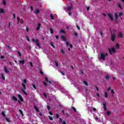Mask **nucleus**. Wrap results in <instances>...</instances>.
Returning a JSON list of instances; mask_svg holds the SVG:
<instances>
[{
	"mask_svg": "<svg viewBox=\"0 0 124 124\" xmlns=\"http://www.w3.org/2000/svg\"><path fill=\"white\" fill-rule=\"evenodd\" d=\"M106 57H107V53L102 52L99 55V59L100 61H105Z\"/></svg>",
	"mask_w": 124,
	"mask_h": 124,
	"instance_id": "obj_1",
	"label": "nucleus"
},
{
	"mask_svg": "<svg viewBox=\"0 0 124 124\" xmlns=\"http://www.w3.org/2000/svg\"><path fill=\"white\" fill-rule=\"evenodd\" d=\"M109 53L110 54V55H112V54H113V53H116V49H115V48L114 47H112L111 48H109L108 49Z\"/></svg>",
	"mask_w": 124,
	"mask_h": 124,
	"instance_id": "obj_2",
	"label": "nucleus"
},
{
	"mask_svg": "<svg viewBox=\"0 0 124 124\" xmlns=\"http://www.w3.org/2000/svg\"><path fill=\"white\" fill-rule=\"evenodd\" d=\"M25 84H27V79H23V83H22V87L24 90H26V85Z\"/></svg>",
	"mask_w": 124,
	"mask_h": 124,
	"instance_id": "obj_3",
	"label": "nucleus"
},
{
	"mask_svg": "<svg viewBox=\"0 0 124 124\" xmlns=\"http://www.w3.org/2000/svg\"><path fill=\"white\" fill-rule=\"evenodd\" d=\"M108 16L111 21H113V20H114V18H113V15H112V14H108Z\"/></svg>",
	"mask_w": 124,
	"mask_h": 124,
	"instance_id": "obj_4",
	"label": "nucleus"
},
{
	"mask_svg": "<svg viewBox=\"0 0 124 124\" xmlns=\"http://www.w3.org/2000/svg\"><path fill=\"white\" fill-rule=\"evenodd\" d=\"M17 96L18 98L20 99V101H21V102H23V101H24V100L23 99V97H22V95L21 94H18L17 95Z\"/></svg>",
	"mask_w": 124,
	"mask_h": 124,
	"instance_id": "obj_5",
	"label": "nucleus"
},
{
	"mask_svg": "<svg viewBox=\"0 0 124 124\" xmlns=\"http://www.w3.org/2000/svg\"><path fill=\"white\" fill-rule=\"evenodd\" d=\"M110 31L112 35L111 40L112 41H114V40H115V34H113V32H112V31Z\"/></svg>",
	"mask_w": 124,
	"mask_h": 124,
	"instance_id": "obj_6",
	"label": "nucleus"
},
{
	"mask_svg": "<svg viewBox=\"0 0 124 124\" xmlns=\"http://www.w3.org/2000/svg\"><path fill=\"white\" fill-rule=\"evenodd\" d=\"M72 9V7H68L67 8L68 11H69V16H70V15H71V13L70 12V10H71Z\"/></svg>",
	"mask_w": 124,
	"mask_h": 124,
	"instance_id": "obj_7",
	"label": "nucleus"
},
{
	"mask_svg": "<svg viewBox=\"0 0 124 124\" xmlns=\"http://www.w3.org/2000/svg\"><path fill=\"white\" fill-rule=\"evenodd\" d=\"M40 27H41V24L40 23H38V26H37V28H36V30L39 31V30H40Z\"/></svg>",
	"mask_w": 124,
	"mask_h": 124,
	"instance_id": "obj_8",
	"label": "nucleus"
},
{
	"mask_svg": "<svg viewBox=\"0 0 124 124\" xmlns=\"http://www.w3.org/2000/svg\"><path fill=\"white\" fill-rule=\"evenodd\" d=\"M12 100H14L15 101H17L18 100V99H17V97L15 96H12Z\"/></svg>",
	"mask_w": 124,
	"mask_h": 124,
	"instance_id": "obj_9",
	"label": "nucleus"
},
{
	"mask_svg": "<svg viewBox=\"0 0 124 124\" xmlns=\"http://www.w3.org/2000/svg\"><path fill=\"white\" fill-rule=\"evenodd\" d=\"M106 103H104L103 104V105L104 106V109L105 111H106V110H107V108H106Z\"/></svg>",
	"mask_w": 124,
	"mask_h": 124,
	"instance_id": "obj_10",
	"label": "nucleus"
},
{
	"mask_svg": "<svg viewBox=\"0 0 124 124\" xmlns=\"http://www.w3.org/2000/svg\"><path fill=\"white\" fill-rule=\"evenodd\" d=\"M66 46H67V47H68V46H70V47L71 48H72V47H73L72 45H70V44H69V43L68 42H66Z\"/></svg>",
	"mask_w": 124,
	"mask_h": 124,
	"instance_id": "obj_11",
	"label": "nucleus"
},
{
	"mask_svg": "<svg viewBox=\"0 0 124 124\" xmlns=\"http://www.w3.org/2000/svg\"><path fill=\"white\" fill-rule=\"evenodd\" d=\"M17 20L18 22L17 24H19V22H20L21 24H23V21H22V19H20L19 17H17Z\"/></svg>",
	"mask_w": 124,
	"mask_h": 124,
	"instance_id": "obj_12",
	"label": "nucleus"
},
{
	"mask_svg": "<svg viewBox=\"0 0 124 124\" xmlns=\"http://www.w3.org/2000/svg\"><path fill=\"white\" fill-rule=\"evenodd\" d=\"M32 41L33 42L36 43V44L38 43V39L35 40L34 39H32Z\"/></svg>",
	"mask_w": 124,
	"mask_h": 124,
	"instance_id": "obj_13",
	"label": "nucleus"
},
{
	"mask_svg": "<svg viewBox=\"0 0 124 124\" xmlns=\"http://www.w3.org/2000/svg\"><path fill=\"white\" fill-rule=\"evenodd\" d=\"M104 96H105V98H108V93L107 92H105Z\"/></svg>",
	"mask_w": 124,
	"mask_h": 124,
	"instance_id": "obj_14",
	"label": "nucleus"
},
{
	"mask_svg": "<svg viewBox=\"0 0 124 124\" xmlns=\"http://www.w3.org/2000/svg\"><path fill=\"white\" fill-rule=\"evenodd\" d=\"M123 35L122 32H119L118 33V37H123Z\"/></svg>",
	"mask_w": 124,
	"mask_h": 124,
	"instance_id": "obj_15",
	"label": "nucleus"
},
{
	"mask_svg": "<svg viewBox=\"0 0 124 124\" xmlns=\"http://www.w3.org/2000/svg\"><path fill=\"white\" fill-rule=\"evenodd\" d=\"M4 71L5 73H8V69H7V68H6V67H4Z\"/></svg>",
	"mask_w": 124,
	"mask_h": 124,
	"instance_id": "obj_16",
	"label": "nucleus"
},
{
	"mask_svg": "<svg viewBox=\"0 0 124 124\" xmlns=\"http://www.w3.org/2000/svg\"><path fill=\"white\" fill-rule=\"evenodd\" d=\"M3 5H6V1L5 0H2Z\"/></svg>",
	"mask_w": 124,
	"mask_h": 124,
	"instance_id": "obj_17",
	"label": "nucleus"
},
{
	"mask_svg": "<svg viewBox=\"0 0 124 124\" xmlns=\"http://www.w3.org/2000/svg\"><path fill=\"white\" fill-rule=\"evenodd\" d=\"M61 38H62V39L63 40V41H65L66 38H65V37H64V36H62Z\"/></svg>",
	"mask_w": 124,
	"mask_h": 124,
	"instance_id": "obj_18",
	"label": "nucleus"
},
{
	"mask_svg": "<svg viewBox=\"0 0 124 124\" xmlns=\"http://www.w3.org/2000/svg\"><path fill=\"white\" fill-rule=\"evenodd\" d=\"M19 63H22V64H24V63H25V60L19 61Z\"/></svg>",
	"mask_w": 124,
	"mask_h": 124,
	"instance_id": "obj_19",
	"label": "nucleus"
},
{
	"mask_svg": "<svg viewBox=\"0 0 124 124\" xmlns=\"http://www.w3.org/2000/svg\"><path fill=\"white\" fill-rule=\"evenodd\" d=\"M114 16L116 19H118V18H119L118 14H117V13H114Z\"/></svg>",
	"mask_w": 124,
	"mask_h": 124,
	"instance_id": "obj_20",
	"label": "nucleus"
},
{
	"mask_svg": "<svg viewBox=\"0 0 124 124\" xmlns=\"http://www.w3.org/2000/svg\"><path fill=\"white\" fill-rule=\"evenodd\" d=\"M116 49H120V45H119V44H116Z\"/></svg>",
	"mask_w": 124,
	"mask_h": 124,
	"instance_id": "obj_21",
	"label": "nucleus"
},
{
	"mask_svg": "<svg viewBox=\"0 0 124 124\" xmlns=\"http://www.w3.org/2000/svg\"><path fill=\"white\" fill-rule=\"evenodd\" d=\"M118 7H120V8L121 9V10H123V8H122V5H121L120 3L118 4Z\"/></svg>",
	"mask_w": 124,
	"mask_h": 124,
	"instance_id": "obj_22",
	"label": "nucleus"
},
{
	"mask_svg": "<svg viewBox=\"0 0 124 124\" xmlns=\"http://www.w3.org/2000/svg\"><path fill=\"white\" fill-rule=\"evenodd\" d=\"M0 13H4V10H3V9H0Z\"/></svg>",
	"mask_w": 124,
	"mask_h": 124,
	"instance_id": "obj_23",
	"label": "nucleus"
},
{
	"mask_svg": "<svg viewBox=\"0 0 124 124\" xmlns=\"http://www.w3.org/2000/svg\"><path fill=\"white\" fill-rule=\"evenodd\" d=\"M34 13H36V14H37V13H39V10L36 9L35 12H34Z\"/></svg>",
	"mask_w": 124,
	"mask_h": 124,
	"instance_id": "obj_24",
	"label": "nucleus"
},
{
	"mask_svg": "<svg viewBox=\"0 0 124 124\" xmlns=\"http://www.w3.org/2000/svg\"><path fill=\"white\" fill-rule=\"evenodd\" d=\"M45 80L46 81V82H48V83H49V84H52V82L50 81H48V78H46Z\"/></svg>",
	"mask_w": 124,
	"mask_h": 124,
	"instance_id": "obj_25",
	"label": "nucleus"
},
{
	"mask_svg": "<svg viewBox=\"0 0 124 124\" xmlns=\"http://www.w3.org/2000/svg\"><path fill=\"white\" fill-rule=\"evenodd\" d=\"M1 115L2 116H3V117H4L5 118L6 117V116L5 115V113H4V112H2L1 113Z\"/></svg>",
	"mask_w": 124,
	"mask_h": 124,
	"instance_id": "obj_26",
	"label": "nucleus"
},
{
	"mask_svg": "<svg viewBox=\"0 0 124 124\" xmlns=\"http://www.w3.org/2000/svg\"><path fill=\"white\" fill-rule=\"evenodd\" d=\"M60 32H62V33H66V32H65V31H64V30H63L60 31Z\"/></svg>",
	"mask_w": 124,
	"mask_h": 124,
	"instance_id": "obj_27",
	"label": "nucleus"
},
{
	"mask_svg": "<svg viewBox=\"0 0 124 124\" xmlns=\"http://www.w3.org/2000/svg\"><path fill=\"white\" fill-rule=\"evenodd\" d=\"M19 112L20 113V114H21V115L23 116H24V114L23 113V111H22V110L21 109H19Z\"/></svg>",
	"mask_w": 124,
	"mask_h": 124,
	"instance_id": "obj_28",
	"label": "nucleus"
},
{
	"mask_svg": "<svg viewBox=\"0 0 124 124\" xmlns=\"http://www.w3.org/2000/svg\"><path fill=\"white\" fill-rule=\"evenodd\" d=\"M5 119H6V121L7 122H8V123H10V120H9V119H8L7 117H5Z\"/></svg>",
	"mask_w": 124,
	"mask_h": 124,
	"instance_id": "obj_29",
	"label": "nucleus"
},
{
	"mask_svg": "<svg viewBox=\"0 0 124 124\" xmlns=\"http://www.w3.org/2000/svg\"><path fill=\"white\" fill-rule=\"evenodd\" d=\"M50 18H51V19H52V20H54V16L53 15H51Z\"/></svg>",
	"mask_w": 124,
	"mask_h": 124,
	"instance_id": "obj_30",
	"label": "nucleus"
},
{
	"mask_svg": "<svg viewBox=\"0 0 124 124\" xmlns=\"http://www.w3.org/2000/svg\"><path fill=\"white\" fill-rule=\"evenodd\" d=\"M34 108L36 110V111H37V112H38L39 110H38V108H37V107H36V106H34Z\"/></svg>",
	"mask_w": 124,
	"mask_h": 124,
	"instance_id": "obj_31",
	"label": "nucleus"
},
{
	"mask_svg": "<svg viewBox=\"0 0 124 124\" xmlns=\"http://www.w3.org/2000/svg\"><path fill=\"white\" fill-rule=\"evenodd\" d=\"M123 15H124L123 13H119V17H122V16H123Z\"/></svg>",
	"mask_w": 124,
	"mask_h": 124,
	"instance_id": "obj_32",
	"label": "nucleus"
},
{
	"mask_svg": "<svg viewBox=\"0 0 124 124\" xmlns=\"http://www.w3.org/2000/svg\"><path fill=\"white\" fill-rule=\"evenodd\" d=\"M36 45L38 46V47H39V48H40V44H39V43H37Z\"/></svg>",
	"mask_w": 124,
	"mask_h": 124,
	"instance_id": "obj_33",
	"label": "nucleus"
},
{
	"mask_svg": "<svg viewBox=\"0 0 124 124\" xmlns=\"http://www.w3.org/2000/svg\"><path fill=\"white\" fill-rule=\"evenodd\" d=\"M109 77L108 75H107L106 76V79H107V80H108V79H109Z\"/></svg>",
	"mask_w": 124,
	"mask_h": 124,
	"instance_id": "obj_34",
	"label": "nucleus"
},
{
	"mask_svg": "<svg viewBox=\"0 0 124 124\" xmlns=\"http://www.w3.org/2000/svg\"><path fill=\"white\" fill-rule=\"evenodd\" d=\"M1 76L3 80H5V78H4V76H3V74H2Z\"/></svg>",
	"mask_w": 124,
	"mask_h": 124,
	"instance_id": "obj_35",
	"label": "nucleus"
},
{
	"mask_svg": "<svg viewBox=\"0 0 124 124\" xmlns=\"http://www.w3.org/2000/svg\"><path fill=\"white\" fill-rule=\"evenodd\" d=\"M72 109H73V111H74V112H76V108H75L74 107H72Z\"/></svg>",
	"mask_w": 124,
	"mask_h": 124,
	"instance_id": "obj_36",
	"label": "nucleus"
},
{
	"mask_svg": "<svg viewBox=\"0 0 124 124\" xmlns=\"http://www.w3.org/2000/svg\"><path fill=\"white\" fill-rule=\"evenodd\" d=\"M106 113H107V114L108 115H110V114H111V112H110V111H107Z\"/></svg>",
	"mask_w": 124,
	"mask_h": 124,
	"instance_id": "obj_37",
	"label": "nucleus"
},
{
	"mask_svg": "<svg viewBox=\"0 0 124 124\" xmlns=\"http://www.w3.org/2000/svg\"><path fill=\"white\" fill-rule=\"evenodd\" d=\"M83 83L85 85H86V86H88V83H87V82H86L85 81H84Z\"/></svg>",
	"mask_w": 124,
	"mask_h": 124,
	"instance_id": "obj_38",
	"label": "nucleus"
},
{
	"mask_svg": "<svg viewBox=\"0 0 124 124\" xmlns=\"http://www.w3.org/2000/svg\"><path fill=\"white\" fill-rule=\"evenodd\" d=\"M23 93H24V94H26V95H28V94L25 92V91L22 90Z\"/></svg>",
	"mask_w": 124,
	"mask_h": 124,
	"instance_id": "obj_39",
	"label": "nucleus"
},
{
	"mask_svg": "<svg viewBox=\"0 0 124 124\" xmlns=\"http://www.w3.org/2000/svg\"><path fill=\"white\" fill-rule=\"evenodd\" d=\"M49 120H50V121H53V118H52V117L49 116Z\"/></svg>",
	"mask_w": 124,
	"mask_h": 124,
	"instance_id": "obj_40",
	"label": "nucleus"
},
{
	"mask_svg": "<svg viewBox=\"0 0 124 124\" xmlns=\"http://www.w3.org/2000/svg\"><path fill=\"white\" fill-rule=\"evenodd\" d=\"M50 33L53 34V30L52 29H50Z\"/></svg>",
	"mask_w": 124,
	"mask_h": 124,
	"instance_id": "obj_41",
	"label": "nucleus"
},
{
	"mask_svg": "<svg viewBox=\"0 0 124 124\" xmlns=\"http://www.w3.org/2000/svg\"><path fill=\"white\" fill-rule=\"evenodd\" d=\"M55 65H56V67H58V62H55Z\"/></svg>",
	"mask_w": 124,
	"mask_h": 124,
	"instance_id": "obj_42",
	"label": "nucleus"
},
{
	"mask_svg": "<svg viewBox=\"0 0 124 124\" xmlns=\"http://www.w3.org/2000/svg\"><path fill=\"white\" fill-rule=\"evenodd\" d=\"M111 93H112L113 94H114V93H115V92L113 91V90H111Z\"/></svg>",
	"mask_w": 124,
	"mask_h": 124,
	"instance_id": "obj_43",
	"label": "nucleus"
},
{
	"mask_svg": "<svg viewBox=\"0 0 124 124\" xmlns=\"http://www.w3.org/2000/svg\"><path fill=\"white\" fill-rule=\"evenodd\" d=\"M108 92H110V91H111V88L109 87L108 88Z\"/></svg>",
	"mask_w": 124,
	"mask_h": 124,
	"instance_id": "obj_44",
	"label": "nucleus"
},
{
	"mask_svg": "<svg viewBox=\"0 0 124 124\" xmlns=\"http://www.w3.org/2000/svg\"><path fill=\"white\" fill-rule=\"evenodd\" d=\"M33 88H34V89H36V87H35V85L34 84H33Z\"/></svg>",
	"mask_w": 124,
	"mask_h": 124,
	"instance_id": "obj_45",
	"label": "nucleus"
},
{
	"mask_svg": "<svg viewBox=\"0 0 124 124\" xmlns=\"http://www.w3.org/2000/svg\"><path fill=\"white\" fill-rule=\"evenodd\" d=\"M93 111H94V112H95V111H96V108H93Z\"/></svg>",
	"mask_w": 124,
	"mask_h": 124,
	"instance_id": "obj_46",
	"label": "nucleus"
},
{
	"mask_svg": "<svg viewBox=\"0 0 124 124\" xmlns=\"http://www.w3.org/2000/svg\"><path fill=\"white\" fill-rule=\"evenodd\" d=\"M17 53H18L19 56H21V53L20 52V51H18Z\"/></svg>",
	"mask_w": 124,
	"mask_h": 124,
	"instance_id": "obj_47",
	"label": "nucleus"
},
{
	"mask_svg": "<svg viewBox=\"0 0 124 124\" xmlns=\"http://www.w3.org/2000/svg\"><path fill=\"white\" fill-rule=\"evenodd\" d=\"M13 17H14V19H15L16 18V16H15V14H13Z\"/></svg>",
	"mask_w": 124,
	"mask_h": 124,
	"instance_id": "obj_48",
	"label": "nucleus"
},
{
	"mask_svg": "<svg viewBox=\"0 0 124 124\" xmlns=\"http://www.w3.org/2000/svg\"><path fill=\"white\" fill-rule=\"evenodd\" d=\"M61 52L62 54H64V52L63 51V50L61 49Z\"/></svg>",
	"mask_w": 124,
	"mask_h": 124,
	"instance_id": "obj_49",
	"label": "nucleus"
},
{
	"mask_svg": "<svg viewBox=\"0 0 124 124\" xmlns=\"http://www.w3.org/2000/svg\"><path fill=\"white\" fill-rule=\"evenodd\" d=\"M96 95H97V96H98V97H100V95H99V94L98 93H97L96 94Z\"/></svg>",
	"mask_w": 124,
	"mask_h": 124,
	"instance_id": "obj_50",
	"label": "nucleus"
},
{
	"mask_svg": "<svg viewBox=\"0 0 124 124\" xmlns=\"http://www.w3.org/2000/svg\"><path fill=\"white\" fill-rule=\"evenodd\" d=\"M47 109H48V110H50V106H47Z\"/></svg>",
	"mask_w": 124,
	"mask_h": 124,
	"instance_id": "obj_51",
	"label": "nucleus"
},
{
	"mask_svg": "<svg viewBox=\"0 0 124 124\" xmlns=\"http://www.w3.org/2000/svg\"><path fill=\"white\" fill-rule=\"evenodd\" d=\"M29 28H26V31L29 32Z\"/></svg>",
	"mask_w": 124,
	"mask_h": 124,
	"instance_id": "obj_52",
	"label": "nucleus"
},
{
	"mask_svg": "<svg viewBox=\"0 0 124 124\" xmlns=\"http://www.w3.org/2000/svg\"><path fill=\"white\" fill-rule=\"evenodd\" d=\"M86 8L88 11L90 10V7H87Z\"/></svg>",
	"mask_w": 124,
	"mask_h": 124,
	"instance_id": "obj_53",
	"label": "nucleus"
},
{
	"mask_svg": "<svg viewBox=\"0 0 124 124\" xmlns=\"http://www.w3.org/2000/svg\"><path fill=\"white\" fill-rule=\"evenodd\" d=\"M0 59H4V56H1V57H0Z\"/></svg>",
	"mask_w": 124,
	"mask_h": 124,
	"instance_id": "obj_54",
	"label": "nucleus"
},
{
	"mask_svg": "<svg viewBox=\"0 0 124 124\" xmlns=\"http://www.w3.org/2000/svg\"><path fill=\"white\" fill-rule=\"evenodd\" d=\"M60 116L58 114H56V118H59Z\"/></svg>",
	"mask_w": 124,
	"mask_h": 124,
	"instance_id": "obj_55",
	"label": "nucleus"
},
{
	"mask_svg": "<svg viewBox=\"0 0 124 124\" xmlns=\"http://www.w3.org/2000/svg\"><path fill=\"white\" fill-rule=\"evenodd\" d=\"M30 65L32 67V63H31V62H30Z\"/></svg>",
	"mask_w": 124,
	"mask_h": 124,
	"instance_id": "obj_56",
	"label": "nucleus"
},
{
	"mask_svg": "<svg viewBox=\"0 0 124 124\" xmlns=\"http://www.w3.org/2000/svg\"><path fill=\"white\" fill-rule=\"evenodd\" d=\"M49 114H50L52 116V115H53V113H52V112L50 111Z\"/></svg>",
	"mask_w": 124,
	"mask_h": 124,
	"instance_id": "obj_57",
	"label": "nucleus"
},
{
	"mask_svg": "<svg viewBox=\"0 0 124 124\" xmlns=\"http://www.w3.org/2000/svg\"><path fill=\"white\" fill-rule=\"evenodd\" d=\"M51 46L55 48V46H54V45H53L52 44H51Z\"/></svg>",
	"mask_w": 124,
	"mask_h": 124,
	"instance_id": "obj_58",
	"label": "nucleus"
},
{
	"mask_svg": "<svg viewBox=\"0 0 124 124\" xmlns=\"http://www.w3.org/2000/svg\"><path fill=\"white\" fill-rule=\"evenodd\" d=\"M77 27L78 30H80V28L78 26H77Z\"/></svg>",
	"mask_w": 124,
	"mask_h": 124,
	"instance_id": "obj_59",
	"label": "nucleus"
},
{
	"mask_svg": "<svg viewBox=\"0 0 124 124\" xmlns=\"http://www.w3.org/2000/svg\"><path fill=\"white\" fill-rule=\"evenodd\" d=\"M55 37H56V39H59V36H56Z\"/></svg>",
	"mask_w": 124,
	"mask_h": 124,
	"instance_id": "obj_60",
	"label": "nucleus"
},
{
	"mask_svg": "<svg viewBox=\"0 0 124 124\" xmlns=\"http://www.w3.org/2000/svg\"><path fill=\"white\" fill-rule=\"evenodd\" d=\"M44 95H45V97H47V95L46 94V93H45Z\"/></svg>",
	"mask_w": 124,
	"mask_h": 124,
	"instance_id": "obj_61",
	"label": "nucleus"
},
{
	"mask_svg": "<svg viewBox=\"0 0 124 124\" xmlns=\"http://www.w3.org/2000/svg\"><path fill=\"white\" fill-rule=\"evenodd\" d=\"M62 124H66V123H65V122H64V121H63Z\"/></svg>",
	"mask_w": 124,
	"mask_h": 124,
	"instance_id": "obj_62",
	"label": "nucleus"
},
{
	"mask_svg": "<svg viewBox=\"0 0 124 124\" xmlns=\"http://www.w3.org/2000/svg\"><path fill=\"white\" fill-rule=\"evenodd\" d=\"M62 75H64V73L63 72H62Z\"/></svg>",
	"mask_w": 124,
	"mask_h": 124,
	"instance_id": "obj_63",
	"label": "nucleus"
},
{
	"mask_svg": "<svg viewBox=\"0 0 124 124\" xmlns=\"http://www.w3.org/2000/svg\"><path fill=\"white\" fill-rule=\"evenodd\" d=\"M103 16H104L105 17L106 16V14H103Z\"/></svg>",
	"mask_w": 124,
	"mask_h": 124,
	"instance_id": "obj_64",
	"label": "nucleus"
}]
</instances>
